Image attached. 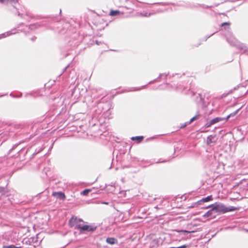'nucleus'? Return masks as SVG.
<instances>
[{"instance_id":"a19ab883","label":"nucleus","mask_w":248,"mask_h":248,"mask_svg":"<svg viewBox=\"0 0 248 248\" xmlns=\"http://www.w3.org/2000/svg\"><path fill=\"white\" fill-rule=\"evenodd\" d=\"M238 88H239V86H238H238H236V87H235L233 89V90H230V91H229V93H232V92H233V91H234V90H237V89H238Z\"/></svg>"},{"instance_id":"5fc2aeb1","label":"nucleus","mask_w":248,"mask_h":248,"mask_svg":"<svg viewBox=\"0 0 248 248\" xmlns=\"http://www.w3.org/2000/svg\"><path fill=\"white\" fill-rule=\"evenodd\" d=\"M61 12H62V11H61V10L60 9V14H61Z\"/></svg>"},{"instance_id":"412c9836","label":"nucleus","mask_w":248,"mask_h":248,"mask_svg":"<svg viewBox=\"0 0 248 248\" xmlns=\"http://www.w3.org/2000/svg\"><path fill=\"white\" fill-rule=\"evenodd\" d=\"M221 120H225L224 118L216 117L210 120V124H214Z\"/></svg>"},{"instance_id":"f3484780","label":"nucleus","mask_w":248,"mask_h":248,"mask_svg":"<svg viewBox=\"0 0 248 248\" xmlns=\"http://www.w3.org/2000/svg\"><path fill=\"white\" fill-rule=\"evenodd\" d=\"M106 242L109 244L113 245L117 244L118 243V240L114 237H108L106 239Z\"/></svg>"},{"instance_id":"58836bf2","label":"nucleus","mask_w":248,"mask_h":248,"mask_svg":"<svg viewBox=\"0 0 248 248\" xmlns=\"http://www.w3.org/2000/svg\"><path fill=\"white\" fill-rule=\"evenodd\" d=\"M15 245H11L9 246H3L2 248H14Z\"/></svg>"},{"instance_id":"6e6552de","label":"nucleus","mask_w":248,"mask_h":248,"mask_svg":"<svg viewBox=\"0 0 248 248\" xmlns=\"http://www.w3.org/2000/svg\"><path fill=\"white\" fill-rule=\"evenodd\" d=\"M208 208H210V209L206 213H205L203 217L204 218L209 217L210 218H213L216 217L217 214L215 211V210L212 209V207H209Z\"/></svg>"},{"instance_id":"20e7f679","label":"nucleus","mask_w":248,"mask_h":248,"mask_svg":"<svg viewBox=\"0 0 248 248\" xmlns=\"http://www.w3.org/2000/svg\"><path fill=\"white\" fill-rule=\"evenodd\" d=\"M80 222H83V220L81 218H78L77 217L73 216L69 219L68 224L71 228L78 230L77 227L81 225L79 223Z\"/></svg>"},{"instance_id":"393cba45","label":"nucleus","mask_w":248,"mask_h":248,"mask_svg":"<svg viewBox=\"0 0 248 248\" xmlns=\"http://www.w3.org/2000/svg\"><path fill=\"white\" fill-rule=\"evenodd\" d=\"M202 199L203 202H206L213 200V197L212 195H210L205 198H203Z\"/></svg>"},{"instance_id":"39448f33","label":"nucleus","mask_w":248,"mask_h":248,"mask_svg":"<svg viewBox=\"0 0 248 248\" xmlns=\"http://www.w3.org/2000/svg\"><path fill=\"white\" fill-rule=\"evenodd\" d=\"M78 230L80 231L81 233H82L85 232H93L94 231L96 227H93L90 225H80V226H78Z\"/></svg>"},{"instance_id":"c756f323","label":"nucleus","mask_w":248,"mask_h":248,"mask_svg":"<svg viewBox=\"0 0 248 248\" xmlns=\"http://www.w3.org/2000/svg\"><path fill=\"white\" fill-rule=\"evenodd\" d=\"M36 93L35 92H31L30 93H27L25 94V97H27L28 95H31V96H35V94Z\"/></svg>"},{"instance_id":"5701e85b","label":"nucleus","mask_w":248,"mask_h":248,"mask_svg":"<svg viewBox=\"0 0 248 248\" xmlns=\"http://www.w3.org/2000/svg\"><path fill=\"white\" fill-rule=\"evenodd\" d=\"M43 148L42 147H39L38 148L36 149L35 151V152L31 155V156L30 157L29 160L31 159L32 158H33L36 155L41 152L43 150Z\"/></svg>"},{"instance_id":"dca6fc26","label":"nucleus","mask_w":248,"mask_h":248,"mask_svg":"<svg viewBox=\"0 0 248 248\" xmlns=\"http://www.w3.org/2000/svg\"><path fill=\"white\" fill-rule=\"evenodd\" d=\"M201 117V115L199 111H197L196 114L188 121V124H191L194 121L199 120Z\"/></svg>"},{"instance_id":"2f4dec72","label":"nucleus","mask_w":248,"mask_h":248,"mask_svg":"<svg viewBox=\"0 0 248 248\" xmlns=\"http://www.w3.org/2000/svg\"><path fill=\"white\" fill-rule=\"evenodd\" d=\"M36 241H37V238H35L31 237L29 239V243H34V242H36Z\"/></svg>"},{"instance_id":"4be33fe9","label":"nucleus","mask_w":248,"mask_h":248,"mask_svg":"<svg viewBox=\"0 0 248 248\" xmlns=\"http://www.w3.org/2000/svg\"><path fill=\"white\" fill-rule=\"evenodd\" d=\"M7 186V184L5 186H0V193H1L2 195H5L8 192Z\"/></svg>"},{"instance_id":"3c124183","label":"nucleus","mask_w":248,"mask_h":248,"mask_svg":"<svg viewBox=\"0 0 248 248\" xmlns=\"http://www.w3.org/2000/svg\"><path fill=\"white\" fill-rule=\"evenodd\" d=\"M144 16H148V15H147V13H146V14L144 15Z\"/></svg>"},{"instance_id":"f704fd0d","label":"nucleus","mask_w":248,"mask_h":248,"mask_svg":"<svg viewBox=\"0 0 248 248\" xmlns=\"http://www.w3.org/2000/svg\"><path fill=\"white\" fill-rule=\"evenodd\" d=\"M147 85H144V86H141V87L140 88H134V89L132 90V91H137V90H140V89H142L144 88H145L146 87Z\"/></svg>"},{"instance_id":"423d86ee","label":"nucleus","mask_w":248,"mask_h":248,"mask_svg":"<svg viewBox=\"0 0 248 248\" xmlns=\"http://www.w3.org/2000/svg\"><path fill=\"white\" fill-rule=\"evenodd\" d=\"M226 40L231 46H234L236 47V45L238 43V41L232 35L231 33H228L225 34Z\"/></svg>"},{"instance_id":"de8ad7c7","label":"nucleus","mask_w":248,"mask_h":248,"mask_svg":"<svg viewBox=\"0 0 248 248\" xmlns=\"http://www.w3.org/2000/svg\"><path fill=\"white\" fill-rule=\"evenodd\" d=\"M102 203L105 204H108V202H103Z\"/></svg>"},{"instance_id":"ddd939ff","label":"nucleus","mask_w":248,"mask_h":248,"mask_svg":"<svg viewBox=\"0 0 248 248\" xmlns=\"http://www.w3.org/2000/svg\"><path fill=\"white\" fill-rule=\"evenodd\" d=\"M17 14L18 16H20L21 18H25V17L24 16V15H25L26 16H28L29 18L32 17V15L29 12H27L26 11H22V13H20L19 11H17Z\"/></svg>"},{"instance_id":"7ed1b4c3","label":"nucleus","mask_w":248,"mask_h":248,"mask_svg":"<svg viewBox=\"0 0 248 248\" xmlns=\"http://www.w3.org/2000/svg\"><path fill=\"white\" fill-rule=\"evenodd\" d=\"M194 231H188L186 230L176 231L174 233V235L176 237V240L180 241L185 239L186 235L190 233L193 232Z\"/></svg>"},{"instance_id":"a18cd8bd","label":"nucleus","mask_w":248,"mask_h":248,"mask_svg":"<svg viewBox=\"0 0 248 248\" xmlns=\"http://www.w3.org/2000/svg\"><path fill=\"white\" fill-rule=\"evenodd\" d=\"M68 66L69 65H68L63 69L62 73L66 71V69L68 67Z\"/></svg>"},{"instance_id":"f257e3e1","label":"nucleus","mask_w":248,"mask_h":248,"mask_svg":"<svg viewBox=\"0 0 248 248\" xmlns=\"http://www.w3.org/2000/svg\"><path fill=\"white\" fill-rule=\"evenodd\" d=\"M105 95L99 96L97 98L93 100L91 107V111L93 118H97L103 111H106L109 109V102L105 101Z\"/></svg>"},{"instance_id":"cd10ccee","label":"nucleus","mask_w":248,"mask_h":248,"mask_svg":"<svg viewBox=\"0 0 248 248\" xmlns=\"http://www.w3.org/2000/svg\"><path fill=\"white\" fill-rule=\"evenodd\" d=\"M10 95L13 98H20L22 96V93H20L18 95H14L13 93H11Z\"/></svg>"},{"instance_id":"9b49d317","label":"nucleus","mask_w":248,"mask_h":248,"mask_svg":"<svg viewBox=\"0 0 248 248\" xmlns=\"http://www.w3.org/2000/svg\"><path fill=\"white\" fill-rule=\"evenodd\" d=\"M236 47L239 49V50L243 51L244 53H246L248 52V46L244 44L238 42Z\"/></svg>"},{"instance_id":"e433bc0d","label":"nucleus","mask_w":248,"mask_h":248,"mask_svg":"<svg viewBox=\"0 0 248 248\" xmlns=\"http://www.w3.org/2000/svg\"><path fill=\"white\" fill-rule=\"evenodd\" d=\"M198 206L200 205H202V203H203V202L202 201V199H201L199 200L198 201L196 202Z\"/></svg>"},{"instance_id":"7c9ffc66","label":"nucleus","mask_w":248,"mask_h":248,"mask_svg":"<svg viewBox=\"0 0 248 248\" xmlns=\"http://www.w3.org/2000/svg\"><path fill=\"white\" fill-rule=\"evenodd\" d=\"M49 22H55L56 21V17L51 16L49 17Z\"/></svg>"},{"instance_id":"09e8293b","label":"nucleus","mask_w":248,"mask_h":248,"mask_svg":"<svg viewBox=\"0 0 248 248\" xmlns=\"http://www.w3.org/2000/svg\"><path fill=\"white\" fill-rule=\"evenodd\" d=\"M22 248V247H16L15 246V248Z\"/></svg>"},{"instance_id":"b1692460","label":"nucleus","mask_w":248,"mask_h":248,"mask_svg":"<svg viewBox=\"0 0 248 248\" xmlns=\"http://www.w3.org/2000/svg\"><path fill=\"white\" fill-rule=\"evenodd\" d=\"M154 201H156V200H159V203H160V204L159 205H156L155 206V208H156V209H162L163 208V206L162 205V203L163 202V200L161 199H156V198H154Z\"/></svg>"},{"instance_id":"a878e982","label":"nucleus","mask_w":248,"mask_h":248,"mask_svg":"<svg viewBox=\"0 0 248 248\" xmlns=\"http://www.w3.org/2000/svg\"><path fill=\"white\" fill-rule=\"evenodd\" d=\"M5 163V159L3 158H0V170L4 166Z\"/></svg>"},{"instance_id":"aec40b11","label":"nucleus","mask_w":248,"mask_h":248,"mask_svg":"<svg viewBox=\"0 0 248 248\" xmlns=\"http://www.w3.org/2000/svg\"><path fill=\"white\" fill-rule=\"evenodd\" d=\"M144 139L143 136L132 137L131 139L133 141H136L137 143H140Z\"/></svg>"},{"instance_id":"a211bd4d","label":"nucleus","mask_w":248,"mask_h":248,"mask_svg":"<svg viewBox=\"0 0 248 248\" xmlns=\"http://www.w3.org/2000/svg\"><path fill=\"white\" fill-rule=\"evenodd\" d=\"M123 13L119 11V10H111L109 13V15L112 16H118L123 15Z\"/></svg>"},{"instance_id":"c03bdc74","label":"nucleus","mask_w":248,"mask_h":248,"mask_svg":"<svg viewBox=\"0 0 248 248\" xmlns=\"http://www.w3.org/2000/svg\"><path fill=\"white\" fill-rule=\"evenodd\" d=\"M166 161H167L166 160H162V161H161V160H160V159L159 161H157V162H156V163H159V162H162H162H166Z\"/></svg>"},{"instance_id":"c85d7f7f","label":"nucleus","mask_w":248,"mask_h":248,"mask_svg":"<svg viewBox=\"0 0 248 248\" xmlns=\"http://www.w3.org/2000/svg\"><path fill=\"white\" fill-rule=\"evenodd\" d=\"M6 1H9L10 2L14 3L15 4H16L17 2L16 0H0V2L3 3L5 2Z\"/></svg>"},{"instance_id":"72a5a7b5","label":"nucleus","mask_w":248,"mask_h":248,"mask_svg":"<svg viewBox=\"0 0 248 248\" xmlns=\"http://www.w3.org/2000/svg\"><path fill=\"white\" fill-rule=\"evenodd\" d=\"M159 78H158V77L157 78H155V79H154V80H152V81H150L148 83V84H153V83H155V82L158 81H159Z\"/></svg>"},{"instance_id":"6e6d98bb","label":"nucleus","mask_w":248,"mask_h":248,"mask_svg":"<svg viewBox=\"0 0 248 248\" xmlns=\"http://www.w3.org/2000/svg\"><path fill=\"white\" fill-rule=\"evenodd\" d=\"M4 95H0V97L3 96Z\"/></svg>"},{"instance_id":"f8f14e48","label":"nucleus","mask_w":248,"mask_h":248,"mask_svg":"<svg viewBox=\"0 0 248 248\" xmlns=\"http://www.w3.org/2000/svg\"><path fill=\"white\" fill-rule=\"evenodd\" d=\"M17 32L16 29H14L11 31H7L5 33L0 34V39L9 36L12 34H16Z\"/></svg>"},{"instance_id":"c9c22d12","label":"nucleus","mask_w":248,"mask_h":248,"mask_svg":"<svg viewBox=\"0 0 248 248\" xmlns=\"http://www.w3.org/2000/svg\"><path fill=\"white\" fill-rule=\"evenodd\" d=\"M188 124V121L187 122H186V123H185L184 124H182L181 126H180V128L182 129V128H185L186 125H188V124Z\"/></svg>"},{"instance_id":"1a4fd4ad","label":"nucleus","mask_w":248,"mask_h":248,"mask_svg":"<svg viewBox=\"0 0 248 248\" xmlns=\"http://www.w3.org/2000/svg\"><path fill=\"white\" fill-rule=\"evenodd\" d=\"M230 25V23L229 22H224L221 24L220 26L222 28V30L224 29V31H225V32L224 33L225 35L226 33H231Z\"/></svg>"},{"instance_id":"0eeeda50","label":"nucleus","mask_w":248,"mask_h":248,"mask_svg":"<svg viewBox=\"0 0 248 248\" xmlns=\"http://www.w3.org/2000/svg\"><path fill=\"white\" fill-rule=\"evenodd\" d=\"M29 152V149L26 148H22L18 152V155L17 156L19 157V159L21 160H24L26 159V158L25 157V155L28 154V153Z\"/></svg>"},{"instance_id":"f03ea898","label":"nucleus","mask_w":248,"mask_h":248,"mask_svg":"<svg viewBox=\"0 0 248 248\" xmlns=\"http://www.w3.org/2000/svg\"><path fill=\"white\" fill-rule=\"evenodd\" d=\"M209 207H212V209L215 210L216 214H225L228 212L234 211L239 209V207H235L232 206L226 207L224 204L218 202H216L213 204L203 207L202 208L207 209Z\"/></svg>"},{"instance_id":"6ab92c4d","label":"nucleus","mask_w":248,"mask_h":248,"mask_svg":"<svg viewBox=\"0 0 248 248\" xmlns=\"http://www.w3.org/2000/svg\"><path fill=\"white\" fill-rule=\"evenodd\" d=\"M241 108H238L237 110H236L235 111L232 112V113H230L229 115H228L226 118H224L225 119V121H227L228 120V119L229 118H231V117H234L235 116V115L237 114V113L239 112V111L240 110V109H241Z\"/></svg>"},{"instance_id":"4468645a","label":"nucleus","mask_w":248,"mask_h":248,"mask_svg":"<svg viewBox=\"0 0 248 248\" xmlns=\"http://www.w3.org/2000/svg\"><path fill=\"white\" fill-rule=\"evenodd\" d=\"M53 195L55 196H57V197L62 200H64L65 198V196L64 193L60 191L57 192H53Z\"/></svg>"},{"instance_id":"9d476101","label":"nucleus","mask_w":248,"mask_h":248,"mask_svg":"<svg viewBox=\"0 0 248 248\" xmlns=\"http://www.w3.org/2000/svg\"><path fill=\"white\" fill-rule=\"evenodd\" d=\"M46 27L45 24L43 23H36L32 24H31L29 26V29L31 31H34L41 27Z\"/></svg>"},{"instance_id":"ea45409f","label":"nucleus","mask_w":248,"mask_h":248,"mask_svg":"<svg viewBox=\"0 0 248 248\" xmlns=\"http://www.w3.org/2000/svg\"><path fill=\"white\" fill-rule=\"evenodd\" d=\"M212 124H210V121H209L207 122L205 124V127H206V128H207V127H208L210 126H211V125H212Z\"/></svg>"},{"instance_id":"49530a36","label":"nucleus","mask_w":248,"mask_h":248,"mask_svg":"<svg viewBox=\"0 0 248 248\" xmlns=\"http://www.w3.org/2000/svg\"><path fill=\"white\" fill-rule=\"evenodd\" d=\"M214 33H212V34H211L210 35L208 36H206V40L207 38H209V37H210V36H211L212 35H214Z\"/></svg>"},{"instance_id":"8fccbe9b","label":"nucleus","mask_w":248,"mask_h":248,"mask_svg":"<svg viewBox=\"0 0 248 248\" xmlns=\"http://www.w3.org/2000/svg\"><path fill=\"white\" fill-rule=\"evenodd\" d=\"M47 29H51V28L49 26H47Z\"/></svg>"},{"instance_id":"603ef678","label":"nucleus","mask_w":248,"mask_h":248,"mask_svg":"<svg viewBox=\"0 0 248 248\" xmlns=\"http://www.w3.org/2000/svg\"><path fill=\"white\" fill-rule=\"evenodd\" d=\"M96 43L98 45H99V42H98L97 41H96Z\"/></svg>"},{"instance_id":"2eb2a0df","label":"nucleus","mask_w":248,"mask_h":248,"mask_svg":"<svg viewBox=\"0 0 248 248\" xmlns=\"http://www.w3.org/2000/svg\"><path fill=\"white\" fill-rule=\"evenodd\" d=\"M217 139L216 138V136H212V135H210L208 136L207 138V143L208 144L212 143H215L217 141Z\"/></svg>"},{"instance_id":"79ce46f5","label":"nucleus","mask_w":248,"mask_h":248,"mask_svg":"<svg viewBox=\"0 0 248 248\" xmlns=\"http://www.w3.org/2000/svg\"><path fill=\"white\" fill-rule=\"evenodd\" d=\"M18 146V144H15L14 145H13L12 148L9 151V152H11L12 150L15 149Z\"/></svg>"},{"instance_id":"473e14b6","label":"nucleus","mask_w":248,"mask_h":248,"mask_svg":"<svg viewBox=\"0 0 248 248\" xmlns=\"http://www.w3.org/2000/svg\"><path fill=\"white\" fill-rule=\"evenodd\" d=\"M167 74H166L165 73L160 74L159 75L158 78H167Z\"/></svg>"},{"instance_id":"864d4df0","label":"nucleus","mask_w":248,"mask_h":248,"mask_svg":"<svg viewBox=\"0 0 248 248\" xmlns=\"http://www.w3.org/2000/svg\"><path fill=\"white\" fill-rule=\"evenodd\" d=\"M13 7L14 8H16L17 10V8H16V6H14Z\"/></svg>"},{"instance_id":"bb28decb","label":"nucleus","mask_w":248,"mask_h":248,"mask_svg":"<svg viewBox=\"0 0 248 248\" xmlns=\"http://www.w3.org/2000/svg\"><path fill=\"white\" fill-rule=\"evenodd\" d=\"M91 191L90 189H85L81 192V194L84 196L87 195Z\"/></svg>"},{"instance_id":"37998d69","label":"nucleus","mask_w":248,"mask_h":248,"mask_svg":"<svg viewBox=\"0 0 248 248\" xmlns=\"http://www.w3.org/2000/svg\"><path fill=\"white\" fill-rule=\"evenodd\" d=\"M36 38H37L36 37L34 36L32 38H31V40L32 41H35V40L36 39Z\"/></svg>"},{"instance_id":"4c0bfd02","label":"nucleus","mask_w":248,"mask_h":248,"mask_svg":"<svg viewBox=\"0 0 248 248\" xmlns=\"http://www.w3.org/2000/svg\"><path fill=\"white\" fill-rule=\"evenodd\" d=\"M197 206H198V205L197 204L196 202H195L193 203L190 206H189L188 208H194V207H197Z\"/></svg>"}]
</instances>
